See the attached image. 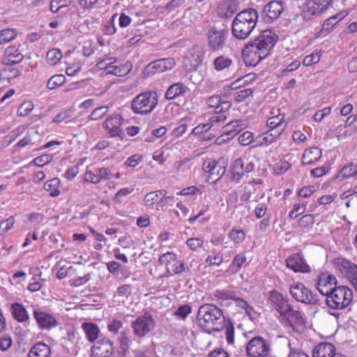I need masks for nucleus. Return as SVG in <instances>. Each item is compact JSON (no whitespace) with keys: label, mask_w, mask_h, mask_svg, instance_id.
<instances>
[{"label":"nucleus","mask_w":357,"mask_h":357,"mask_svg":"<svg viewBox=\"0 0 357 357\" xmlns=\"http://www.w3.org/2000/svg\"><path fill=\"white\" fill-rule=\"evenodd\" d=\"M114 352L113 342L105 337L98 340L92 346L91 357H111Z\"/></svg>","instance_id":"obj_12"},{"label":"nucleus","mask_w":357,"mask_h":357,"mask_svg":"<svg viewBox=\"0 0 357 357\" xmlns=\"http://www.w3.org/2000/svg\"><path fill=\"white\" fill-rule=\"evenodd\" d=\"M82 328L86 334L89 342H93L98 337L100 330L98 326L93 323H84Z\"/></svg>","instance_id":"obj_31"},{"label":"nucleus","mask_w":357,"mask_h":357,"mask_svg":"<svg viewBox=\"0 0 357 357\" xmlns=\"http://www.w3.org/2000/svg\"><path fill=\"white\" fill-rule=\"evenodd\" d=\"M167 194L165 190H156L147 193L144 197V202L146 206H152L155 204L162 202V196L165 197Z\"/></svg>","instance_id":"obj_28"},{"label":"nucleus","mask_w":357,"mask_h":357,"mask_svg":"<svg viewBox=\"0 0 357 357\" xmlns=\"http://www.w3.org/2000/svg\"><path fill=\"white\" fill-rule=\"evenodd\" d=\"M71 3L70 0H54L51 2L50 4V10L56 13L59 9L68 6Z\"/></svg>","instance_id":"obj_44"},{"label":"nucleus","mask_w":357,"mask_h":357,"mask_svg":"<svg viewBox=\"0 0 357 357\" xmlns=\"http://www.w3.org/2000/svg\"><path fill=\"white\" fill-rule=\"evenodd\" d=\"M33 316L39 327L42 329H50L58 324L53 316L38 310L33 311Z\"/></svg>","instance_id":"obj_19"},{"label":"nucleus","mask_w":357,"mask_h":357,"mask_svg":"<svg viewBox=\"0 0 357 357\" xmlns=\"http://www.w3.org/2000/svg\"><path fill=\"white\" fill-rule=\"evenodd\" d=\"M13 317L19 322H24L29 319V317L25 307L20 303H14L11 305Z\"/></svg>","instance_id":"obj_29"},{"label":"nucleus","mask_w":357,"mask_h":357,"mask_svg":"<svg viewBox=\"0 0 357 357\" xmlns=\"http://www.w3.org/2000/svg\"><path fill=\"white\" fill-rule=\"evenodd\" d=\"M284 11L282 1H271L263 9L261 17L264 22L271 23L276 20Z\"/></svg>","instance_id":"obj_13"},{"label":"nucleus","mask_w":357,"mask_h":357,"mask_svg":"<svg viewBox=\"0 0 357 357\" xmlns=\"http://www.w3.org/2000/svg\"><path fill=\"white\" fill-rule=\"evenodd\" d=\"M322 155L321 150L318 147H310L305 150L302 156L303 165H312L318 161Z\"/></svg>","instance_id":"obj_25"},{"label":"nucleus","mask_w":357,"mask_h":357,"mask_svg":"<svg viewBox=\"0 0 357 357\" xmlns=\"http://www.w3.org/2000/svg\"><path fill=\"white\" fill-rule=\"evenodd\" d=\"M314 222V215L312 214H306L303 215L298 221V225L300 227L306 228Z\"/></svg>","instance_id":"obj_48"},{"label":"nucleus","mask_w":357,"mask_h":357,"mask_svg":"<svg viewBox=\"0 0 357 357\" xmlns=\"http://www.w3.org/2000/svg\"><path fill=\"white\" fill-rule=\"evenodd\" d=\"M203 170L208 173V179L212 183L218 181L225 174L226 167L223 160H215L213 159H207L203 163Z\"/></svg>","instance_id":"obj_11"},{"label":"nucleus","mask_w":357,"mask_h":357,"mask_svg":"<svg viewBox=\"0 0 357 357\" xmlns=\"http://www.w3.org/2000/svg\"><path fill=\"white\" fill-rule=\"evenodd\" d=\"M108 112L107 106H101L96 108L92 113L89 115V119L92 121H97L102 118Z\"/></svg>","instance_id":"obj_42"},{"label":"nucleus","mask_w":357,"mask_h":357,"mask_svg":"<svg viewBox=\"0 0 357 357\" xmlns=\"http://www.w3.org/2000/svg\"><path fill=\"white\" fill-rule=\"evenodd\" d=\"M153 67L157 73H162L170 69L174 64L173 59H162L152 61Z\"/></svg>","instance_id":"obj_33"},{"label":"nucleus","mask_w":357,"mask_h":357,"mask_svg":"<svg viewBox=\"0 0 357 357\" xmlns=\"http://www.w3.org/2000/svg\"><path fill=\"white\" fill-rule=\"evenodd\" d=\"M280 316L283 320L286 321L287 324L293 329H294L295 326H301L305 324V320L301 311L294 309L290 304L282 311Z\"/></svg>","instance_id":"obj_14"},{"label":"nucleus","mask_w":357,"mask_h":357,"mask_svg":"<svg viewBox=\"0 0 357 357\" xmlns=\"http://www.w3.org/2000/svg\"><path fill=\"white\" fill-rule=\"evenodd\" d=\"M66 81V77L63 75H55L51 77L47 82V88L49 89H55L61 86Z\"/></svg>","instance_id":"obj_41"},{"label":"nucleus","mask_w":357,"mask_h":357,"mask_svg":"<svg viewBox=\"0 0 357 357\" xmlns=\"http://www.w3.org/2000/svg\"><path fill=\"white\" fill-rule=\"evenodd\" d=\"M320 60V56L317 54H312L305 56L303 61V64L305 66H309L314 63H317Z\"/></svg>","instance_id":"obj_63"},{"label":"nucleus","mask_w":357,"mask_h":357,"mask_svg":"<svg viewBox=\"0 0 357 357\" xmlns=\"http://www.w3.org/2000/svg\"><path fill=\"white\" fill-rule=\"evenodd\" d=\"M24 55L14 46L8 47L5 50L3 61L7 66H13L20 63Z\"/></svg>","instance_id":"obj_21"},{"label":"nucleus","mask_w":357,"mask_h":357,"mask_svg":"<svg viewBox=\"0 0 357 357\" xmlns=\"http://www.w3.org/2000/svg\"><path fill=\"white\" fill-rule=\"evenodd\" d=\"M337 279L334 275L321 273L315 286L319 292L326 298L333 291L334 287L333 286H337Z\"/></svg>","instance_id":"obj_16"},{"label":"nucleus","mask_w":357,"mask_h":357,"mask_svg":"<svg viewBox=\"0 0 357 357\" xmlns=\"http://www.w3.org/2000/svg\"><path fill=\"white\" fill-rule=\"evenodd\" d=\"M266 125L269 128H286V123L284 122V114H280L278 115L272 116L268 119Z\"/></svg>","instance_id":"obj_35"},{"label":"nucleus","mask_w":357,"mask_h":357,"mask_svg":"<svg viewBox=\"0 0 357 357\" xmlns=\"http://www.w3.org/2000/svg\"><path fill=\"white\" fill-rule=\"evenodd\" d=\"M128 333L126 331H123L121 333V337H120L121 349H122L123 352L127 351L130 347V340L128 336Z\"/></svg>","instance_id":"obj_58"},{"label":"nucleus","mask_w":357,"mask_h":357,"mask_svg":"<svg viewBox=\"0 0 357 357\" xmlns=\"http://www.w3.org/2000/svg\"><path fill=\"white\" fill-rule=\"evenodd\" d=\"M254 136L251 132L245 131L238 137L239 143L243 146L250 144L253 140Z\"/></svg>","instance_id":"obj_55"},{"label":"nucleus","mask_w":357,"mask_h":357,"mask_svg":"<svg viewBox=\"0 0 357 357\" xmlns=\"http://www.w3.org/2000/svg\"><path fill=\"white\" fill-rule=\"evenodd\" d=\"M229 29L224 25L210 26L206 32L207 45L212 52L221 51L226 46Z\"/></svg>","instance_id":"obj_5"},{"label":"nucleus","mask_w":357,"mask_h":357,"mask_svg":"<svg viewBox=\"0 0 357 357\" xmlns=\"http://www.w3.org/2000/svg\"><path fill=\"white\" fill-rule=\"evenodd\" d=\"M269 300L274 305L275 309L280 314L289 304L288 298L277 291H272L270 292Z\"/></svg>","instance_id":"obj_23"},{"label":"nucleus","mask_w":357,"mask_h":357,"mask_svg":"<svg viewBox=\"0 0 357 357\" xmlns=\"http://www.w3.org/2000/svg\"><path fill=\"white\" fill-rule=\"evenodd\" d=\"M132 63L129 61L119 66H112V63H109L102 67L107 71V74L119 77L126 75L132 70Z\"/></svg>","instance_id":"obj_22"},{"label":"nucleus","mask_w":357,"mask_h":357,"mask_svg":"<svg viewBox=\"0 0 357 357\" xmlns=\"http://www.w3.org/2000/svg\"><path fill=\"white\" fill-rule=\"evenodd\" d=\"M116 14H114L111 18L107 22L103 28V32L106 35H113L116 32V26L114 25Z\"/></svg>","instance_id":"obj_43"},{"label":"nucleus","mask_w":357,"mask_h":357,"mask_svg":"<svg viewBox=\"0 0 357 357\" xmlns=\"http://www.w3.org/2000/svg\"><path fill=\"white\" fill-rule=\"evenodd\" d=\"M344 17L342 13H340L337 15L331 16V17L326 20L322 26L321 31H330L331 29L342 19Z\"/></svg>","instance_id":"obj_38"},{"label":"nucleus","mask_w":357,"mask_h":357,"mask_svg":"<svg viewBox=\"0 0 357 357\" xmlns=\"http://www.w3.org/2000/svg\"><path fill=\"white\" fill-rule=\"evenodd\" d=\"M335 346L332 343L321 342L314 347L312 351L313 357H336L337 354Z\"/></svg>","instance_id":"obj_20"},{"label":"nucleus","mask_w":357,"mask_h":357,"mask_svg":"<svg viewBox=\"0 0 357 357\" xmlns=\"http://www.w3.org/2000/svg\"><path fill=\"white\" fill-rule=\"evenodd\" d=\"M245 352L248 357H272L271 343L261 336H255L248 342Z\"/></svg>","instance_id":"obj_7"},{"label":"nucleus","mask_w":357,"mask_h":357,"mask_svg":"<svg viewBox=\"0 0 357 357\" xmlns=\"http://www.w3.org/2000/svg\"><path fill=\"white\" fill-rule=\"evenodd\" d=\"M63 54L59 49H52L47 53V61L49 64L53 66L56 64L62 58Z\"/></svg>","instance_id":"obj_40"},{"label":"nucleus","mask_w":357,"mask_h":357,"mask_svg":"<svg viewBox=\"0 0 357 357\" xmlns=\"http://www.w3.org/2000/svg\"><path fill=\"white\" fill-rule=\"evenodd\" d=\"M231 240L236 243H241L244 241L245 235L243 230L233 229L229 234Z\"/></svg>","instance_id":"obj_56"},{"label":"nucleus","mask_w":357,"mask_h":357,"mask_svg":"<svg viewBox=\"0 0 357 357\" xmlns=\"http://www.w3.org/2000/svg\"><path fill=\"white\" fill-rule=\"evenodd\" d=\"M258 17L257 10L253 8L239 12L232 22V35L239 40L248 38L257 25Z\"/></svg>","instance_id":"obj_3"},{"label":"nucleus","mask_w":357,"mask_h":357,"mask_svg":"<svg viewBox=\"0 0 357 357\" xmlns=\"http://www.w3.org/2000/svg\"><path fill=\"white\" fill-rule=\"evenodd\" d=\"M290 167V164L285 160H280L275 164L273 171L275 174L280 175L285 173Z\"/></svg>","instance_id":"obj_47"},{"label":"nucleus","mask_w":357,"mask_h":357,"mask_svg":"<svg viewBox=\"0 0 357 357\" xmlns=\"http://www.w3.org/2000/svg\"><path fill=\"white\" fill-rule=\"evenodd\" d=\"M192 307L189 305H183L179 306L176 310L174 314L177 317H181L183 319H185L188 315L191 312Z\"/></svg>","instance_id":"obj_52"},{"label":"nucleus","mask_w":357,"mask_h":357,"mask_svg":"<svg viewBox=\"0 0 357 357\" xmlns=\"http://www.w3.org/2000/svg\"><path fill=\"white\" fill-rule=\"evenodd\" d=\"M59 183V179L54 178L45 183L44 188L46 191L50 192V195L52 197H57L60 194V190L56 187Z\"/></svg>","instance_id":"obj_39"},{"label":"nucleus","mask_w":357,"mask_h":357,"mask_svg":"<svg viewBox=\"0 0 357 357\" xmlns=\"http://www.w3.org/2000/svg\"><path fill=\"white\" fill-rule=\"evenodd\" d=\"M52 160L53 155L52 154H43L34 158L33 162L38 167H43L49 164Z\"/></svg>","instance_id":"obj_45"},{"label":"nucleus","mask_w":357,"mask_h":357,"mask_svg":"<svg viewBox=\"0 0 357 357\" xmlns=\"http://www.w3.org/2000/svg\"><path fill=\"white\" fill-rule=\"evenodd\" d=\"M142 160V156L137 154L129 157L124 163L126 167H135Z\"/></svg>","instance_id":"obj_64"},{"label":"nucleus","mask_w":357,"mask_h":357,"mask_svg":"<svg viewBox=\"0 0 357 357\" xmlns=\"http://www.w3.org/2000/svg\"><path fill=\"white\" fill-rule=\"evenodd\" d=\"M172 268V271L175 274H181L182 273H191V270L189 266L185 267V264L182 261L176 260Z\"/></svg>","instance_id":"obj_46"},{"label":"nucleus","mask_w":357,"mask_h":357,"mask_svg":"<svg viewBox=\"0 0 357 357\" xmlns=\"http://www.w3.org/2000/svg\"><path fill=\"white\" fill-rule=\"evenodd\" d=\"M204 57V52L201 49H192L186 56L184 63L188 71L197 70L202 64Z\"/></svg>","instance_id":"obj_17"},{"label":"nucleus","mask_w":357,"mask_h":357,"mask_svg":"<svg viewBox=\"0 0 357 357\" xmlns=\"http://www.w3.org/2000/svg\"><path fill=\"white\" fill-rule=\"evenodd\" d=\"M289 291L292 297L298 302L311 305H317L319 302L317 294L302 283L297 282L291 285Z\"/></svg>","instance_id":"obj_8"},{"label":"nucleus","mask_w":357,"mask_h":357,"mask_svg":"<svg viewBox=\"0 0 357 357\" xmlns=\"http://www.w3.org/2000/svg\"><path fill=\"white\" fill-rule=\"evenodd\" d=\"M356 174L357 169L353 165H346L344 166L336 174V178L339 179L340 181H342L345 178H349L352 175Z\"/></svg>","instance_id":"obj_37"},{"label":"nucleus","mask_w":357,"mask_h":357,"mask_svg":"<svg viewBox=\"0 0 357 357\" xmlns=\"http://www.w3.org/2000/svg\"><path fill=\"white\" fill-rule=\"evenodd\" d=\"M231 127H239V121H234L226 125L224 133L216 139L217 144H221L226 141H229L238 133L240 130L231 129Z\"/></svg>","instance_id":"obj_24"},{"label":"nucleus","mask_w":357,"mask_h":357,"mask_svg":"<svg viewBox=\"0 0 357 357\" xmlns=\"http://www.w3.org/2000/svg\"><path fill=\"white\" fill-rule=\"evenodd\" d=\"M188 90V87L183 83L178 82L172 84L165 93V98L167 100H173L183 96Z\"/></svg>","instance_id":"obj_26"},{"label":"nucleus","mask_w":357,"mask_h":357,"mask_svg":"<svg viewBox=\"0 0 357 357\" xmlns=\"http://www.w3.org/2000/svg\"><path fill=\"white\" fill-rule=\"evenodd\" d=\"M13 344L12 339L8 335L2 336L0 338V349L3 351L8 350Z\"/></svg>","instance_id":"obj_62"},{"label":"nucleus","mask_w":357,"mask_h":357,"mask_svg":"<svg viewBox=\"0 0 357 357\" xmlns=\"http://www.w3.org/2000/svg\"><path fill=\"white\" fill-rule=\"evenodd\" d=\"M252 90L250 89H246L238 91L235 93L234 99L237 102H243L247 98L252 94Z\"/></svg>","instance_id":"obj_53"},{"label":"nucleus","mask_w":357,"mask_h":357,"mask_svg":"<svg viewBox=\"0 0 357 357\" xmlns=\"http://www.w3.org/2000/svg\"><path fill=\"white\" fill-rule=\"evenodd\" d=\"M226 338L229 344H231L234 342V327L230 321L226 326Z\"/></svg>","instance_id":"obj_59"},{"label":"nucleus","mask_w":357,"mask_h":357,"mask_svg":"<svg viewBox=\"0 0 357 357\" xmlns=\"http://www.w3.org/2000/svg\"><path fill=\"white\" fill-rule=\"evenodd\" d=\"M176 260V255L173 252H167L160 257L158 261L160 265L167 266L170 262Z\"/></svg>","instance_id":"obj_51"},{"label":"nucleus","mask_w":357,"mask_h":357,"mask_svg":"<svg viewBox=\"0 0 357 357\" xmlns=\"http://www.w3.org/2000/svg\"><path fill=\"white\" fill-rule=\"evenodd\" d=\"M154 320L152 315L149 312L138 317L131 323L134 334L139 337H144L154 328Z\"/></svg>","instance_id":"obj_9"},{"label":"nucleus","mask_w":357,"mask_h":357,"mask_svg":"<svg viewBox=\"0 0 357 357\" xmlns=\"http://www.w3.org/2000/svg\"><path fill=\"white\" fill-rule=\"evenodd\" d=\"M14 223L15 219L13 216H10L8 219L1 221L0 222V235H3L5 232L11 229Z\"/></svg>","instance_id":"obj_50"},{"label":"nucleus","mask_w":357,"mask_h":357,"mask_svg":"<svg viewBox=\"0 0 357 357\" xmlns=\"http://www.w3.org/2000/svg\"><path fill=\"white\" fill-rule=\"evenodd\" d=\"M353 300V291L347 286H334L333 291L326 298V305L331 309L342 310Z\"/></svg>","instance_id":"obj_4"},{"label":"nucleus","mask_w":357,"mask_h":357,"mask_svg":"<svg viewBox=\"0 0 357 357\" xmlns=\"http://www.w3.org/2000/svg\"><path fill=\"white\" fill-rule=\"evenodd\" d=\"M232 60L227 56L220 55L216 57L213 61L214 69L217 71H221L228 68L232 64Z\"/></svg>","instance_id":"obj_34"},{"label":"nucleus","mask_w":357,"mask_h":357,"mask_svg":"<svg viewBox=\"0 0 357 357\" xmlns=\"http://www.w3.org/2000/svg\"><path fill=\"white\" fill-rule=\"evenodd\" d=\"M33 109V104L31 101L23 102L17 110V114L20 116H26Z\"/></svg>","instance_id":"obj_49"},{"label":"nucleus","mask_w":357,"mask_h":357,"mask_svg":"<svg viewBox=\"0 0 357 357\" xmlns=\"http://www.w3.org/2000/svg\"><path fill=\"white\" fill-rule=\"evenodd\" d=\"M50 347L43 342H38L32 347L27 357H50Z\"/></svg>","instance_id":"obj_27"},{"label":"nucleus","mask_w":357,"mask_h":357,"mask_svg":"<svg viewBox=\"0 0 357 357\" xmlns=\"http://www.w3.org/2000/svg\"><path fill=\"white\" fill-rule=\"evenodd\" d=\"M21 72L16 68H12L10 66L5 67L0 70V80L10 81L20 75Z\"/></svg>","instance_id":"obj_32"},{"label":"nucleus","mask_w":357,"mask_h":357,"mask_svg":"<svg viewBox=\"0 0 357 357\" xmlns=\"http://www.w3.org/2000/svg\"><path fill=\"white\" fill-rule=\"evenodd\" d=\"M236 11V6L232 0H229L226 4V10L222 15L226 18L231 17L233 14Z\"/></svg>","instance_id":"obj_61"},{"label":"nucleus","mask_w":357,"mask_h":357,"mask_svg":"<svg viewBox=\"0 0 357 357\" xmlns=\"http://www.w3.org/2000/svg\"><path fill=\"white\" fill-rule=\"evenodd\" d=\"M107 130L111 137H118L121 140L126 137L124 131L120 128V126H109Z\"/></svg>","instance_id":"obj_57"},{"label":"nucleus","mask_w":357,"mask_h":357,"mask_svg":"<svg viewBox=\"0 0 357 357\" xmlns=\"http://www.w3.org/2000/svg\"><path fill=\"white\" fill-rule=\"evenodd\" d=\"M337 265L341 273L357 291V265L345 259H338Z\"/></svg>","instance_id":"obj_15"},{"label":"nucleus","mask_w":357,"mask_h":357,"mask_svg":"<svg viewBox=\"0 0 357 357\" xmlns=\"http://www.w3.org/2000/svg\"><path fill=\"white\" fill-rule=\"evenodd\" d=\"M158 103L155 92L146 91L139 94L132 101V109L135 114H148L151 113Z\"/></svg>","instance_id":"obj_6"},{"label":"nucleus","mask_w":357,"mask_h":357,"mask_svg":"<svg viewBox=\"0 0 357 357\" xmlns=\"http://www.w3.org/2000/svg\"><path fill=\"white\" fill-rule=\"evenodd\" d=\"M245 174L244 163L241 158L234 160L232 165V181L238 183Z\"/></svg>","instance_id":"obj_30"},{"label":"nucleus","mask_w":357,"mask_h":357,"mask_svg":"<svg viewBox=\"0 0 357 357\" xmlns=\"http://www.w3.org/2000/svg\"><path fill=\"white\" fill-rule=\"evenodd\" d=\"M199 328L208 334L220 331L225 325V317L221 309L213 304L201 305L197 314Z\"/></svg>","instance_id":"obj_2"},{"label":"nucleus","mask_w":357,"mask_h":357,"mask_svg":"<svg viewBox=\"0 0 357 357\" xmlns=\"http://www.w3.org/2000/svg\"><path fill=\"white\" fill-rule=\"evenodd\" d=\"M332 1L333 0H307V8L303 10L304 19L311 20L320 16L328 8Z\"/></svg>","instance_id":"obj_10"},{"label":"nucleus","mask_w":357,"mask_h":357,"mask_svg":"<svg viewBox=\"0 0 357 357\" xmlns=\"http://www.w3.org/2000/svg\"><path fill=\"white\" fill-rule=\"evenodd\" d=\"M123 122V119L119 114H114L108 116L102 124L103 128L109 129V126H121Z\"/></svg>","instance_id":"obj_36"},{"label":"nucleus","mask_w":357,"mask_h":357,"mask_svg":"<svg viewBox=\"0 0 357 357\" xmlns=\"http://www.w3.org/2000/svg\"><path fill=\"white\" fill-rule=\"evenodd\" d=\"M287 266L294 272H301L307 273L311 271V268L305 262L300 254L294 253L286 259Z\"/></svg>","instance_id":"obj_18"},{"label":"nucleus","mask_w":357,"mask_h":357,"mask_svg":"<svg viewBox=\"0 0 357 357\" xmlns=\"http://www.w3.org/2000/svg\"><path fill=\"white\" fill-rule=\"evenodd\" d=\"M278 40V36L271 30H264L242 50V56L247 65L255 66L270 53Z\"/></svg>","instance_id":"obj_1"},{"label":"nucleus","mask_w":357,"mask_h":357,"mask_svg":"<svg viewBox=\"0 0 357 357\" xmlns=\"http://www.w3.org/2000/svg\"><path fill=\"white\" fill-rule=\"evenodd\" d=\"M186 244L191 250H197L203 246L204 241L199 238H190L187 240Z\"/></svg>","instance_id":"obj_54"},{"label":"nucleus","mask_w":357,"mask_h":357,"mask_svg":"<svg viewBox=\"0 0 357 357\" xmlns=\"http://www.w3.org/2000/svg\"><path fill=\"white\" fill-rule=\"evenodd\" d=\"M123 326V323L121 320L114 319L108 324L107 329L109 332L116 334L119 330Z\"/></svg>","instance_id":"obj_60"}]
</instances>
